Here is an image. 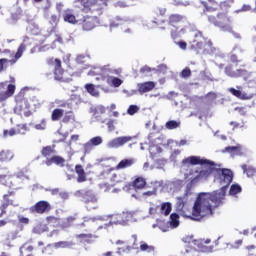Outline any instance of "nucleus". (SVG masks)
Here are the masks:
<instances>
[{
	"label": "nucleus",
	"mask_w": 256,
	"mask_h": 256,
	"mask_svg": "<svg viewBox=\"0 0 256 256\" xmlns=\"http://www.w3.org/2000/svg\"><path fill=\"white\" fill-rule=\"evenodd\" d=\"M216 173L220 180L221 189L212 193L201 192L198 194L189 219L201 221L205 217H213L215 209L223 205V199L227 193V187L233 183V171L227 168H216Z\"/></svg>",
	"instance_id": "f257e3e1"
},
{
	"label": "nucleus",
	"mask_w": 256,
	"mask_h": 256,
	"mask_svg": "<svg viewBox=\"0 0 256 256\" xmlns=\"http://www.w3.org/2000/svg\"><path fill=\"white\" fill-rule=\"evenodd\" d=\"M183 165H201L208 167L199 172V174L191 180V183H197L199 179H209L210 175L217 173V164L209 159L200 156H189L182 161Z\"/></svg>",
	"instance_id": "f03ea898"
},
{
	"label": "nucleus",
	"mask_w": 256,
	"mask_h": 256,
	"mask_svg": "<svg viewBox=\"0 0 256 256\" xmlns=\"http://www.w3.org/2000/svg\"><path fill=\"white\" fill-rule=\"evenodd\" d=\"M210 25L217 27L220 31L231 33L233 27L231 26V16L227 11L217 12L216 14L207 15Z\"/></svg>",
	"instance_id": "7ed1b4c3"
},
{
	"label": "nucleus",
	"mask_w": 256,
	"mask_h": 256,
	"mask_svg": "<svg viewBox=\"0 0 256 256\" xmlns=\"http://www.w3.org/2000/svg\"><path fill=\"white\" fill-rule=\"evenodd\" d=\"M189 49L197 55H209L213 53V42L203 37V34L198 33L195 35V39L190 42Z\"/></svg>",
	"instance_id": "20e7f679"
},
{
	"label": "nucleus",
	"mask_w": 256,
	"mask_h": 256,
	"mask_svg": "<svg viewBox=\"0 0 256 256\" xmlns=\"http://www.w3.org/2000/svg\"><path fill=\"white\" fill-rule=\"evenodd\" d=\"M237 66L230 64L225 67V74L233 79H239L242 77L244 81L251 82V72L243 68H236Z\"/></svg>",
	"instance_id": "39448f33"
},
{
	"label": "nucleus",
	"mask_w": 256,
	"mask_h": 256,
	"mask_svg": "<svg viewBox=\"0 0 256 256\" xmlns=\"http://www.w3.org/2000/svg\"><path fill=\"white\" fill-rule=\"evenodd\" d=\"M82 5V11L89 13V11H101L103 7H107L108 0H78Z\"/></svg>",
	"instance_id": "423d86ee"
},
{
	"label": "nucleus",
	"mask_w": 256,
	"mask_h": 256,
	"mask_svg": "<svg viewBox=\"0 0 256 256\" xmlns=\"http://www.w3.org/2000/svg\"><path fill=\"white\" fill-rule=\"evenodd\" d=\"M48 65L51 67H54L53 73H54V79L56 81H61L64 83L67 81V78L65 77V70L61 67V60L55 59V58H50L47 60Z\"/></svg>",
	"instance_id": "0eeeda50"
},
{
	"label": "nucleus",
	"mask_w": 256,
	"mask_h": 256,
	"mask_svg": "<svg viewBox=\"0 0 256 256\" xmlns=\"http://www.w3.org/2000/svg\"><path fill=\"white\" fill-rule=\"evenodd\" d=\"M15 85L9 84V82H0V103L3 101H7L9 97H13L15 95Z\"/></svg>",
	"instance_id": "6e6552de"
},
{
	"label": "nucleus",
	"mask_w": 256,
	"mask_h": 256,
	"mask_svg": "<svg viewBox=\"0 0 256 256\" xmlns=\"http://www.w3.org/2000/svg\"><path fill=\"white\" fill-rule=\"evenodd\" d=\"M53 207L49 201L40 200L36 204L30 207V213L37 214V215H45V213H49Z\"/></svg>",
	"instance_id": "1a4fd4ad"
},
{
	"label": "nucleus",
	"mask_w": 256,
	"mask_h": 256,
	"mask_svg": "<svg viewBox=\"0 0 256 256\" xmlns=\"http://www.w3.org/2000/svg\"><path fill=\"white\" fill-rule=\"evenodd\" d=\"M132 140H133V137H131V136H120V137L110 140L107 143V148L108 149H119V147H123V145H127V143H129Z\"/></svg>",
	"instance_id": "9d476101"
},
{
	"label": "nucleus",
	"mask_w": 256,
	"mask_h": 256,
	"mask_svg": "<svg viewBox=\"0 0 256 256\" xmlns=\"http://www.w3.org/2000/svg\"><path fill=\"white\" fill-rule=\"evenodd\" d=\"M129 219V212H121L118 214H113L111 216L110 223L111 225H126V223H129Z\"/></svg>",
	"instance_id": "9b49d317"
},
{
	"label": "nucleus",
	"mask_w": 256,
	"mask_h": 256,
	"mask_svg": "<svg viewBox=\"0 0 256 256\" xmlns=\"http://www.w3.org/2000/svg\"><path fill=\"white\" fill-rule=\"evenodd\" d=\"M186 18L181 14H172L168 18V25L175 29H181L185 25Z\"/></svg>",
	"instance_id": "f8f14e48"
},
{
	"label": "nucleus",
	"mask_w": 256,
	"mask_h": 256,
	"mask_svg": "<svg viewBox=\"0 0 256 256\" xmlns=\"http://www.w3.org/2000/svg\"><path fill=\"white\" fill-rule=\"evenodd\" d=\"M12 195H15V192L9 191L7 194L2 196V202L0 204V217L7 214V208L9 205H13V200L9 199Z\"/></svg>",
	"instance_id": "ddd939ff"
},
{
	"label": "nucleus",
	"mask_w": 256,
	"mask_h": 256,
	"mask_svg": "<svg viewBox=\"0 0 256 256\" xmlns=\"http://www.w3.org/2000/svg\"><path fill=\"white\" fill-rule=\"evenodd\" d=\"M201 5L204 7V14L215 13L219 9V2L217 0L202 1Z\"/></svg>",
	"instance_id": "4468645a"
},
{
	"label": "nucleus",
	"mask_w": 256,
	"mask_h": 256,
	"mask_svg": "<svg viewBox=\"0 0 256 256\" xmlns=\"http://www.w3.org/2000/svg\"><path fill=\"white\" fill-rule=\"evenodd\" d=\"M135 165V158H124L115 167L116 171H125V169H131Z\"/></svg>",
	"instance_id": "2eb2a0df"
},
{
	"label": "nucleus",
	"mask_w": 256,
	"mask_h": 256,
	"mask_svg": "<svg viewBox=\"0 0 256 256\" xmlns=\"http://www.w3.org/2000/svg\"><path fill=\"white\" fill-rule=\"evenodd\" d=\"M97 26V20L92 16L84 17L82 22L83 31H93V28Z\"/></svg>",
	"instance_id": "dca6fc26"
},
{
	"label": "nucleus",
	"mask_w": 256,
	"mask_h": 256,
	"mask_svg": "<svg viewBox=\"0 0 256 256\" xmlns=\"http://www.w3.org/2000/svg\"><path fill=\"white\" fill-rule=\"evenodd\" d=\"M154 87L155 82L153 81L138 83L137 85L138 93H140V95H143V93H149V91H153Z\"/></svg>",
	"instance_id": "f3484780"
},
{
	"label": "nucleus",
	"mask_w": 256,
	"mask_h": 256,
	"mask_svg": "<svg viewBox=\"0 0 256 256\" xmlns=\"http://www.w3.org/2000/svg\"><path fill=\"white\" fill-rule=\"evenodd\" d=\"M76 239H79L81 243H87V245H91L95 243V239H97V235H93L91 233H88V234L81 233L76 235Z\"/></svg>",
	"instance_id": "a211bd4d"
},
{
	"label": "nucleus",
	"mask_w": 256,
	"mask_h": 256,
	"mask_svg": "<svg viewBox=\"0 0 256 256\" xmlns=\"http://www.w3.org/2000/svg\"><path fill=\"white\" fill-rule=\"evenodd\" d=\"M75 173L78 175L77 183H85V181H87V173L85 172L83 165L77 164L75 166Z\"/></svg>",
	"instance_id": "6ab92c4d"
},
{
	"label": "nucleus",
	"mask_w": 256,
	"mask_h": 256,
	"mask_svg": "<svg viewBox=\"0 0 256 256\" xmlns=\"http://www.w3.org/2000/svg\"><path fill=\"white\" fill-rule=\"evenodd\" d=\"M46 165L50 167V165H59L60 167H65V158L61 156L54 155L51 158L45 161Z\"/></svg>",
	"instance_id": "aec40b11"
},
{
	"label": "nucleus",
	"mask_w": 256,
	"mask_h": 256,
	"mask_svg": "<svg viewBox=\"0 0 256 256\" xmlns=\"http://www.w3.org/2000/svg\"><path fill=\"white\" fill-rule=\"evenodd\" d=\"M223 153H231L232 155H238L239 157H243V147L241 144H237L236 146H227Z\"/></svg>",
	"instance_id": "412c9836"
},
{
	"label": "nucleus",
	"mask_w": 256,
	"mask_h": 256,
	"mask_svg": "<svg viewBox=\"0 0 256 256\" xmlns=\"http://www.w3.org/2000/svg\"><path fill=\"white\" fill-rule=\"evenodd\" d=\"M166 13V8H155L153 11L154 23H163V17Z\"/></svg>",
	"instance_id": "4be33fe9"
},
{
	"label": "nucleus",
	"mask_w": 256,
	"mask_h": 256,
	"mask_svg": "<svg viewBox=\"0 0 256 256\" xmlns=\"http://www.w3.org/2000/svg\"><path fill=\"white\" fill-rule=\"evenodd\" d=\"M82 201L83 203H97V197L91 191H84L82 193Z\"/></svg>",
	"instance_id": "5701e85b"
},
{
	"label": "nucleus",
	"mask_w": 256,
	"mask_h": 256,
	"mask_svg": "<svg viewBox=\"0 0 256 256\" xmlns=\"http://www.w3.org/2000/svg\"><path fill=\"white\" fill-rule=\"evenodd\" d=\"M147 185V180L145 178L138 176L134 181L132 182L133 188L137 191L140 189H145V186Z\"/></svg>",
	"instance_id": "b1692460"
},
{
	"label": "nucleus",
	"mask_w": 256,
	"mask_h": 256,
	"mask_svg": "<svg viewBox=\"0 0 256 256\" xmlns=\"http://www.w3.org/2000/svg\"><path fill=\"white\" fill-rule=\"evenodd\" d=\"M63 115H65V110L56 108L52 111L51 121H61V119H63Z\"/></svg>",
	"instance_id": "393cba45"
},
{
	"label": "nucleus",
	"mask_w": 256,
	"mask_h": 256,
	"mask_svg": "<svg viewBox=\"0 0 256 256\" xmlns=\"http://www.w3.org/2000/svg\"><path fill=\"white\" fill-rule=\"evenodd\" d=\"M241 169L247 177H255L256 174V168L253 166H249L247 164H242Z\"/></svg>",
	"instance_id": "a878e982"
},
{
	"label": "nucleus",
	"mask_w": 256,
	"mask_h": 256,
	"mask_svg": "<svg viewBox=\"0 0 256 256\" xmlns=\"http://www.w3.org/2000/svg\"><path fill=\"white\" fill-rule=\"evenodd\" d=\"M172 209H173V206L171 205L170 202H163L160 206V213L161 215H164L165 217H167L168 215H170Z\"/></svg>",
	"instance_id": "bb28decb"
},
{
	"label": "nucleus",
	"mask_w": 256,
	"mask_h": 256,
	"mask_svg": "<svg viewBox=\"0 0 256 256\" xmlns=\"http://www.w3.org/2000/svg\"><path fill=\"white\" fill-rule=\"evenodd\" d=\"M14 154L11 150H2L0 151V161L7 162L13 159Z\"/></svg>",
	"instance_id": "cd10ccee"
},
{
	"label": "nucleus",
	"mask_w": 256,
	"mask_h": 256,
	"mask_svg": "<svg viewBox=\"0 0 256 256\" xmlns=\"http://www.w3.org/2000/svg\"><path fill=\"white\" fill-rule=\"evenodd\" d=\"M41 155L46 159H49L52 155H55V146H45L41 150Z\"/></svg>",
	"instance_id": "c85d7f7f"
},
{
	"label": "nucleus",
	"mask_w": 256,
	"mask_h": 256,
	"mask_svg": "<svg viewBox=\"0 0 256 256\" xmlns=\"http://www.w3.org/2000/svg\"><path fill=\"white\" fill-rule=\"evenodd\" d=\"M49 231V226L44 223H38L33 229V232L36 233L37 235H41L42 233H47Z\"/></svg>",
	"instance_id": "c756f323"
},
{
	"label": "nucleus",
	"mask_w": 256,
	"mask_h": 256,
	"mask_svg": "<svg viewBox=\"0 0 256 256\" xmlns=\"http://www.w3.org/2000/svg\"><path fill=\"white\" fill-rule=\"evenodd\" d=\"M140 251L145 253H152L155 254V246L149 245L144 241L140 242Z\"/></svg>",
	"instance_id": "7c9ffc66"
},
{
	"label": "nucleus",
	"mask_w": 256,
	"mask_h": 256,
	"mask_svg": "<svg viewBox=\"0 0 256 256\" xmlns=\"http://www.w3.org/2000/svg\"><path fill=\"white\" fill-rule=\"evenodd\" d=\"M54 249H69L73 247V242L59 241L53 244Z\"/></svg>",
	"instance_id": "2f4dec72"
},
{
	"label": "nucleus",
	"mask_w": 256,
	"mask_h": 256,
	"mask_svg": "<svg viewBox=\"0 0 256 256\" xmlns=\"http://www.w3.org/2000/svg\"><path fill=\"white\" fill-rule=\"evenodd\" d=\"M169 225L170 227H172V229H176V227H179V214L172 213L170 215Z\"/></svg>",
	"instance_id": "473e14b6"
},
{
	"label": "nucleus",
	"mask_w": 256,
	"mask_h": 256,
	"mask_svg": "<svg viewBox=\"0 0 256 256\" xmlns=\"http://www.w3.org/2000/svg\"><path fill=\"white\" fill-rule=\"evenodd\" d=\"M230 93L234 95V97H237L238 99H249V96L247 94L241 92V90H237L235 88L229 89Z\"/></svg>",
	"instance_id": "72a5a7b5"
},
{
	"label": "nucleus",
	"mask_w": 256,
	"mask_h": 256,
	"mask_svg": "<svg viewBox=\"0 0 256 256\" xmlns=\"http://www.w3.org/2000/svg\"><path fill=\"white\" fill-rule=\"evenodd\" d=\"M85 89H86L87 93L92 95V97H99V91H97V89H95V85L86 84Z\"/></svg>",
	"instance_id": "f704fd0d"
},
{
	"label": "nucleus",
	"mask_w": 256,
	"mask_h": 256,
	"mask_svg": "<svg viewBox=\"0 0 256 256\" xmlns=\"http://www.w3.org/2000/svg\"><path fill=\"white\" fill-rule=\"evenodd\" d=\"M25 49H27V45H25L24 43L20 44V46L17 49V52L15 54V61H18V59H21V57H23V53H25Z\"/></svg>",
	"instance_id": "c9c22d12"
},
{
	"label": "nucleus",
	"mask_w": 256,
	"mask_h": 256,
	"mask_svg": "<svg viewBox=\"0 0 256 256\" xmlns=\"http://www.w3.org/2000/svg\"><path fill=\"white\" fill-rule=\"evenodd\" d=\"M15 129L17 135H25V133L29 131V127H27V124H18L16 125Z\"/></svg>",
	"instance_id": "e433bc0d"
},
{
	"label": "nucleus",
	"mask_w": 256,
	"mask_h": 256,
	"mask_svg": "<svg viewBox=\"0 0 256 256\" xmlns=\"http://www.w3.org/2000/svg\"><path fill=\"white\" fill-rule=\"evenodd\" d=\"M62 117V122L70 123V121H73L75 119V114H73V111H68L65 112V114Z\"/></svg>",
	"instance_id": "4c0bfd02"
},
{
	"label": "nucleus",
	"mask_w": 256,
	"mask_h": 256,
	"mask_svg": "<svg viewBox=\"0 0 256 256\" xmlns=\"http://www.w3.org/2000/svg\"><path fill=\"white\" fill-rule=\"evenodd\" d=\"M180 126H181V122H178L175 120H170L165 124L166 129H169V130L177 129Z\"/></svg>",
	"instance_id": "58836bf2"
},
{
	"label": "nucleus",
	"mask_w": 256,
	"mask_h": 256,
	"mask_svg": "<svg viewBox=\"0 0 256 256\" xmlns=\"http://www.w3.org/2000/svg\"><path fill=\"white\" fill-rule=\"evenodd\" d=\"M219 3V7L220 9H231V5H233L235 3V0H224Z\"/></svg>",
	"instance_id": "ea45409f"
},
{
	"label": "nucleus",
	"mask_w": 256,
	"mask_h": 256,
	"mask_svg": "<svg viewBox=\"0 0 256 256\" xmlns=\"http://www.w3.org/2000/svg\"><path fill=\"white\" fill-rule=\"evenodd\" d=\"M93 147H97L103 143V138L101 136L93 137L89 140Z\"/></svg>",
	"instance_id": "a19ab883"
},
{
	"label": "nucleus",
	"mask_w": 256,
	"mask_h": 256,
	"mask_svg": "<svg viewBox=\"0 0 256 256\" xmlns=\"http://www.w3.org/2000/svg\"><path fill=\"white\" fill-rule=\"evenodd\" d=\"M242 188L239 184H234L230 187L229 193L230 195H237L238 193H241Z\"/></svg>",
	"instance_id": "79ce46f5"
},
{
	"label": "nucleus",
	"mask_w": 256,
	"mask_h": 256,
	"mask_svg": "<svg viewBox=\"0 0 256 256\" xmlns=\"http://www.w3.org/2000/svg\"><path fill=\"white\" fill-rule=\"evenodd\" d=\"M64 21L66 23H71L72 25H75V23H77V18H75V15L73 14H65Z\"/></svg>",
	"instance_id": "37998d69"
},
{
	"label": "nucleus",
	"mask_w": 256,
	"mask_h": 256,
	"mask_svg": "<svg viewBox=\"0 0 256 256\" xmlns=\"http://www.w3.org/2000/svg\"><path fill=\"white\" fill-rule=\"evenodd\" d=\"M180 77H182V79H189V77H191V68H184L180 73Z\"/></svg>",
	"instance_id": "c03bdc74"
},
{
	"label": "nucleus",
	"mask_w": 256,
	"mask_h": 256,
	"mask_svg": "<svg viewBox=\"0 0 256 256\" xmlns=\"http://www.w3.org/2000/svg\"><path fill=\"white\" fill-rule=\"evenodd\" d=\"M46 221L49 225H59V218L55 216H47Z\"/></svg>",
	"instance_id": "a18cd8bd"
},
{
	"label": "nucleus",
	"mask_w": 256,
	"mask_h": 256,
	"mask_svg": "<svg viewBox=\"0 0 256 256\" xmlns=\"http://www.w3.org/2000/svg\"><path fill=\"white\" fill-rule=\"evenodd\" d=\"M151 71H153V69H151V67H149L148 65H145L142 68H140V73L143 77H147V75H149Z\"/></svg>",
	"instance_id": "49530a36"
},
{
	"label": "nucleus",
	"mask_w": 256,
	"mask_h": 256,
	"mask_svg": "<svg viewBox=\"0 0 256 256\" xmlns=\"http://www.w3.org/2000/svg\"><path fill=\"white\" fill-rule=\"evenodd\" d=\"M14 135H17L16 128H11L10 130L3 131V137H13Z\"/></svg>",
	"instance_id": "de8ad7c7"
},
{
	"label": "nucleus",
	"mask_w": 256,
	"mask_h": 256,
	"mask_svg": "<svg viewBox=\"0 0 256 256\" xmlns=\"http://www.w3.org/2000/svg\"><path fill=\"white\" fill-rule=\"evenodd\" d=\"M111 83L113 87H121V85H123V80H121V78L118 77H112Z\"/></svg>",
	"instance_id": "09e8293b"
},
{
	"label": "nucleus",
	"mask_w": 256,
	"mask_h": 256,
	"mask_svg": "<svg viewBox=\"0 0 256 256\" xmlns=\"http://www.w3.org/2000/svg\"><path fill=\"white\" fill-rule=\"evenodd\" d=\"M138 112H139V106L137 105H130L127 110L128 115H135V113H138Z\"/></svg>",
	"instance_id": "8fccbe9b"
},
{
	"label": "nucleus",
	"mask_w": 256,
	"mask_h": 256,
	"mask_svg": "<svg viewBox=\"0 0 256 256\" xmlns=\"http://www.w3.org/2000/svg\"><path fill=\"white\" fill-rule=\"evenodd\" d=\"M47 127V122L45 121V119H43L39 124L35 125V129H37V131H45Z\"/></svg>",
	"instance_id": "3c124183"
},
{
	"label": "nucleus",
	"mask_w": 256,
	"mask_h": 256,
	"mask_svg": "<svg viewBox=\"0 0 256 256\" xmlns=\"http://www.w3.org/2000/svg\"><path fill=\"white\" fill-rule=\"evenodd\" d=\"M247 11H253V8L249 4H244L241 7V9L236 10L235 13H243V12H247Z\"/></svg>",
	"instance_id": "603ef678"
},
{
	"label": "nucleus",
	"mask_w": 256,
	"mask_h": 256,
	"mask_svg": "<svg viewBox=\"0 0 256 256\" xmlns=\"http://www.w3.org/2000/svg\"><path fill=\"white\" fill-rule=\"evenodd\" d=\"M93 150V144L91 142H87L84 144V153H91Z\"/></svg>",
	"instance_id": "864d4df0"
},
{
	"label": "nucleus",
	"mask_w": 256,
	"mask_h": 256,
	"mask_svg": "<svg viewBox=\"0 0 256 256\" xmlns=\"http://www.w3.org/2000/svg\"><path fill=\"white\" fill-rule=\"evenodd\" d=\"M23 249L24 251H26L27 253H33V246L31 245H24L23 247L20 248V252L23 253Z\"/></svg>",
	"instance_id": "5fc2aeb1"
},
{
	"label": "nucleus",
	"mask_w": 256,
	"mask_h": 256,
	"mask_svg": "<svg viewBox=\"0 0 256 256\" xmlns=\"http://www.w3.org/2000/svg\"><path fill=\"white\" fill-rule=\"evenodd\" d=\"M7 63H9L7 58L0 59V73L3 71V69H5V65H7Z\"/></svg>",
	"instance_id": "6e6d98bb"
},
{
	"label": "nucleus",
	"mask_w": 256,
	"mask_h": 256,
	"mask_svg": "<svg viewBox=\"0 0 256 256\" xmlns=\"http://www.w3.org/2000/svg\"><path fill=\"white\" fill-rule=\"evenodd\" d=\"M101 73H103V69L93 68V70L89 72V75H101Z\"/></svg>",
	"instance_id": "4d7b16f0"
},
{
	"label": "nucleus",
	"mask_w": 256,
	"mask_h": 256,
	"mask_svg": "<svg viewBox=\"0 0 256 256\" xmlns=\"http://www.w3.org/2000/svg\"><path fill=\"white\" fill-rule=\"evenodd\" d=\"M178 37H179V29L176 28V30L171 31V38L173 39V41H175L177 40Z\"/></svg>",
	"instance_id": "13d9d810"
},
{
	"label": "nucleus",
	"mask_w": 256,
	"mask_h": 256,
	"mask_svg": "<svg viewBox=\"0 0 256 256\" xmlns=\"http://www.w3.org/2000/svg\"><path fill=\"white\" fill-rule=\"evenodd\" d=\"M76 219H77V218L74 217V216H69V217L66 219L67 225H68V226L73 225V223H75Z\"/></svg>",
	"instance_id": "bf43d9fd"
},
{
	"label": "nucleus",
	"mask_w": 256,
	"mask_h": 256,
	"mask_svg": "<svg viewBox=\"0 0 256 256\" xmlns=\"http://www.w3.org/2000/svg\"><path fill=\"white\" fill-rule=\"evenodd\" d=\"M50 23L57 25V23H59V18L57 17V15H52L50 17Z\"/></svg>",
	"instance_id": "052dcab7"
},
{
	"label": "nucleus",
	"mask_w": 256,
	"mask_h": 256,
	"mask_svg": "<svg viewBox=\"0 0 256 256\" xmlns=\"http://www.w3.org/2000/svg\"><path fill=\"white\" fill-rule=\"evenodd\" d=\"M206 97H209L212 101H215V99H217V94L215 92H208Z\"/></svg>",
	"instance_id": "680f3d73"
},
{
	"label": "nucleus",
	"mask_w": 256,
	"mask_h": 256,
	"mask_svg": "<svg viewBox=\"0 0 256 256\" xmlns=\"http://www.w3.org/2000/svg\"><path fill=\"white\" fill-rule=\"evenodd\" d=\"M155 194H156L155 190L146 191V192L143 193L144 197H152V195H155Z\"/></svg>",
	"instance_id": "e2e57ef3"
},
{
	"label": "nucleus",
	"mask_w": 256,
	"mask_h": 256,
	"mask_svg": "<svg viewBox=\"0 0 256 256\" xmlns=\"http://www.w3.org/2000/svg\"><path fill=\"white\" fill-rule=\"evenodd\" d=\"M178 45H179V47H180V49H187V42H185V41H180V42H178Z\"/></svg>",
	"instance_id": "0e129e2a"
},
{
	"label": "nucleus",
	"mask_w": 256,
	"mask_h": 256,
	"mask_svg": "<svg viewBox=\"0 0 256 256\" xmlns=\"http://www.w3.org/2000/svg\"><path fill=\"white\" fill-rule=\"evenodd\" d=\"M213 246H206L203 251L204 253H213Z\"/></svg>",
	"instance_id": "69168bd1"
},
{
	"label": "nucleus",
	"mask_w": 256,
	"mask_h": 256,
	"mask_svg": "<svg viewBox=\"0 0 256 256\" xmlns=\"http://www.w3.org/2000/svg\"><path fill=\"white\" fill-rule=\"evenodd\" d=\"M19 222L23 223L24 225H27V224H29V218L21 217L19 219Z\"/></svg>",
	"instance_id": "338daca9"
},
{
	"label": "nucleus",
	"mask_w": 256,
	"mask_h": 256,
	"mask_svg": "<svg viewBox=\"0 0 256 256\" xmlns=\"http://www.w3.org/2000/svg\"><path fill=\"white\" fill-rule=\"evenodd\" d=\"M117 177V174H113L111 177V181H113L114 183H121V180H119Z\"/></svg>",
	"instance_id": "774afa93"
}]
</instances>
